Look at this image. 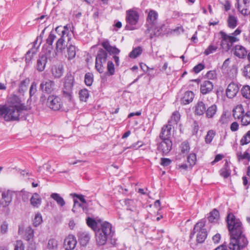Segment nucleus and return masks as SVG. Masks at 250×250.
<instances>
[{
	"instance_id": "nucleus-1",
	"label": "nucleus",
	"mask_w": 250,
	"mask_h": 250,
	"mask_svg": "<svg viewBox=\"0 0 250 250\" xmlns=\"http://www.w3.org/2000/svg\"><path fill=\"white\" fill-rule=\"evenodd\" d=\"M227 221L230 234L229 248L231 250H242L247 246L248 241L243 234L241 221L231 213L228 214Z\"/></svg>"
},
{
	"instance_id": "nucleus-2",
	"label": "nucleus",
	"mask_w": 250,
	"mask_h": 250,
	"mask_svg": "<svg viewBox=\"0 0 250 250\" xmlns=\"http://www.w3.org/2000/svg\"><path fill=\"white\" fill-rule=\"evenodd\" d=\"M8 102L9 106L0 105V118L7 122L24 119L23 111L27 110V107L21 103L20 98L13 94L8 98Z\"/></svg>"
},
{
	"instance_id": "nucleus-3",
	"label": "nucleus",
	"mask_w": 250,
	"mask_h": 250,
	"mask_svg": "<svg viewBox=\"0 0 250 250\" xmlns=\"http://www.w3.org/2000/svg\"><path fill=\"white\" fill-rule=\"evenodd\" d=\"M104 49L101 48L98 51L95 61V68L100 73L104 71V64L106 62L108 53L110 54L118 55L120 50L115 46H111L108 39H104L101 43Z\"/></svg>"
},
{
	"instance_id": "nucleus-4",
	"label": "nucleus",
	"mask_w": 250,
	"mask_h": 250,
	"mask_svg": "<svg viewBox=\"0 0 250 250\" xmlns=\"http://www.w3.org/2000/svg\"><path fill=\"white\" fill-rule=\"evenodd\" d=\"M74 81V77L71 75L66 76L65 77L64 85L62 91V97L68 101L69 108L73 107L74 105L73 95Z\"/></svg>"
},
{
	"instance_id": "nucleus-5",
	"label": "nucleus",
	"mask_w": 250,
	"mask_h": 250,
	"mask_svg": "<svg viewBox=\"0 0 250 250\" xmlns=\"http://www.w3.org/2000/svg\"><path fill=\"white\" fill-rule=\"evenodd\" d=\"M95 232L96 243L100 246L104 245L108 237H112L113 234L112 232L111 224L108 222H105L103 226Z\"/></svg>"
},
{
	"instance_id": "nucleus-6",
	"label": "nucleus",
	"mask_w": 250,
	"mask_h": 250,
	"mask_svg": "<svg viewBox=\"0 0 250 250\" xmlns=\"http://www.w3.org/2000/svg\"><path fill=\"white\" fill-rule=\"evenodd\" d=\"M205 224L206 221L203 220L197 222L190 234V239H192L194 235L196 233V242L198 243H203L207 237V231L205 228Z\"/></svg>"
},
{
	"instance_id": "nucleus-7",
	"label": "nucleus",
	"mask_w": 250,
	"mask_h": 250,
	"mask_svg": "<svg viewBox=\"0 0 250 250\" xmlns=\"http://www.w3.org/2000/svg\"><path fill=\"white\" fill-rule=\"evenodd\" d=\"M241 32V30L237 28L231 35H228L226 33L221 31L220 34L222 38L221 45L224 49L226 51L229 50L232 44L237 42L238 39L235 36L239 35Z\"/></svg>"
},
{
	"instance_id": "nucleus-8",
	"label": "nucleus",
	"mask_w": 250,
	"mask_h": 250,
	"mask_svg": "<svg viewBox=\"0 0 250 250\" xmlns=\"http://www.w3.org/2000/svg\"><path fill=\"white\" fill-rule=\"evenodd\" d=\"M13 195V192L9 190L2 193L0 208H2V211L6 215H8L10 212L8 206L12 202Z\"/></svg>"
},
{
	"instance_id": "nucleus-9",
	"label": "nucleus",
	"mask_w": 250,
	"mask_h": 250,
	"mask_svg": "<svg viewBox=\"0 0 250 250\" xmlns=\"http://www.w3.org/2000/svg\"><path fill=\"white\" fill-rule=\"evenodd\" d=\"M47 106L54 111L60 110H66L63 109L62 102L61 99L58 96L54 95H49L47 99Z\"/></svg>"
},
{
	"instance_id": "nucleus-10",
	"label": "nucleus",
	"mask_w": 250,
	"mask_h": 250,
	"mask_svg": "<svg viewBox=\"0 0 250 250\" xmlns=\"http://www.w3.org/2000/svg\"><path fill=\"white\" fill-rule=\"evenodd\" d=\"M139 14L137 12L129 10L126 12V20L129 25L125 26V29L127 30H134L135 28L133 27L138 21Z\"/></svg>"
},
{
	"instance_id": "nucleus-11",
	"label": "nucleus",
	"mask_w": 250,
	"mask_h": 250,
	"mask_svg": "<svg viewBox=\"0 0 250 250\" xmlns=\"http://www.w3.org/2000/svg\"><path fill=\"white\" fill-rule=\"evenodd\" d=\"M161 141L157 143L158 150L163 153V155L167 154L172 149L171 139H161Z\"/></svg>"
},
{
	"instance_id": "nucleus-12",
	"label": "nucleus",
	"mask_w": 250,
	"mask_h": 250,
	"mask_svg": "<svg viewBox=\"0 0 250 250\" xmlns=\"http://www.w3.org/2000/svg\"><path fill=\"white\" fill-rule=\"evenodd\" d=\"M105 222L98 217H96L95 219L88 217L86 219L87 226L94 230V231L101 228Z\"/></svg>"
},
{
	"instance_id": "nucleus-13",
	"label": "nucleus",
	"mask_w": 250,
	"mask_h": 250,
	"mask_svg": "<svg viewBox=\"0 0 250 250\" xmlns=\"http://www.w3.org/2000/svg\"><path fill=\"white\" fill-rule=\"evenodd\" d=\"M238 84L231 82L230 83L226 89V95L229 98H233L236 96L239 92L240 86Z\"/></svg>"
},
{
	"instance_id": "nucleus-14",
	"label": "nucleus",
	"mask_w": 250,
	"mask_h": 250,
	"mask_svg": "<svg viewBox=\"0 0 250 250\" xmlns=\"http://www.w3.org/2000/svg\"><path fill=\"white\" fill-rule=\"evenodd\" d=\"M55 83L54 81L46 80L43 81L40 84V89L43 92L51 93L54 89Z\"/></svg>"
},
{
	"instance_id": "nucleus-15",
	"label": "nucleus",
	"mask_w": 250,
	"mask_h": 250,
	"mask_svg": "<svg viewBox=\"0 0 250 250\" xmlns=\"http://www.w3.org/2000/svg\"><path fill=\"white\" fill-rule=\"evenodd\" d=\"M173 127L169 124L164 125L159 134L160 139H171V129Z\"/></svg>"
},
{
	"instance_id": "nucleus-16",
	"label": "nucleus",
	"mask_w": 250,
	"mask_h": 250,
	"mask_svg": "<svg viewBox=\"0 0 250 250\" xmlns=\"http://www.w3.org/2000/svg\"><path fill=\"white\" fill-rule=\"evenodd\" d=\"M76 244V239L73 235H69L64 241V245L66 250H74Z\"/></svg>"
},
{
	"instance_id": "nucleus-17",
	"label": "nucleus",
	"mask_w": 250,
	"mask_h": 250,
	"mask_svg": "<svg viewBox=\"0 0 250 250\" xmlns=\"http://www.w3.org/2000/svg\"><path fill=\"white\" fill-rule=\"evenodd\" d=\"M213 88V84L209 81H205L200 85V92L203 95L210 93Z\"/></svg>"
},
{
	"instance_id": "nucleus-18",
	"label": "nucleus",
	"mask_w": 250,
	"mask_h": 250,
	"mask_svg": "<svg viewBox=\"0 0 250 250\" xmlns=\"http://www.w3.org/2000/svg\"><path fill=\"white\" fill-rule=\"evenodd\" d=\"M206 106L202 101H198L194 107V113L195 115H203L206 111Z\"/></svg>"
},
{
	"instance_id": "nucleus-19",
	"label": "nucleus",
	"mask_w": 250,
	"mask_h": 250,
	"mask_svg": "<svg viewBox=\"0 0 250 250\" xmlns=\"http://www.w3.org/2000/svg\"><path fill=\"white\" fill-rule=\"evenodd\" d=\"M158 16V13L155 11L151 10L149 12L146 19L148 26L156 25Z\"/></svg>"
},
{
	"instance_id": "nucleus-20",
	"label": "nucleus",
	"mask_w": 250,
	"mask_h": 250,
	"mask_svg": "<svg viewBox=\"0 0 250 250\" xmlns=\"http://www.w3.org/2000/svg\"><path fill=\"white\" fill-rule=\"evenodd\" d=\"M78 237L80 244L83 247L85 246L88 244L90 240V236L86 232H79Z\"/></svg>"
},
{
	"instance_id": "nucleus-21",
	"label": "nucleus",
	"mask_w": 250,
	"mask_h": 250,
	"mask_svg": "<svg viewBox=\"0 0 250 250\" xmlns=\"http://www.w3.org/2000/svg\"><path fill=\"white\" fill-rule=\"evenodd\" d=\"M247 54L245 48L240 45H236L234 47V54L239 58H245Z\"/></svg>"
},
{
	"instance_id": "nucleus-22",
	"label": "nucleus",
	"mask_w": 250,
	"mask_h": 250,
	"mask_svg": "<svg viewBox=\"0 0 250 250\" xmlns=\"http://www.w3.org/2000/svg\"><path fill=\"white\" fill-rule=\"evenodd\" d=\"M64 72L63 66L62 64L55 65L52 69L53 75L57 78H60Z\"/></svg>"
},
{
	"instance_id": "nucleus-23",
	"label": "nucleus",
	"mask_w": 250,
	"mask_h": 250,
	"mask_svg": "<svg viewBox=\"0 0 250 250\" xmlns=\"http://www.w3.org/2000/svg\"><path fill=\"white\" fill-rule=\"evenodd\" d=\"M194 97V94L193 92L191 91H186L183 97L181 99V103L183 104H188L191 103Z\"/></svg>"
},
{
	"instance_id": "nucleus-24",
	"label": "nucleus",
	"mask_w": 250,
	"mask_h": 250,
	"mask_svg": "<svg viewBox=\"0 0 250 250\" xmlns=\"http://www.w3.org/2000/svg\"><path fill=\"white\" fill-rule=\"evenodd\" d=\"M146 34H149V37L150 39H153L160 36V32L159 30H157L156 26H148L147 30L146 31Z\"/></svg>"
},
{
	"instance_id": "nucleus-25",
	"label": "nucleus",
	"mask_w": 250,
	"mask_h": 250,
	"mask_svg": "<svg viewBox=\"0 0 250 250\" xmlns=\"http://www.w3.org/2000/svg\"><path fill=\"white\" fill-rule=\"evenodd\" d=\"M47 59L45 56L42 55L37 60V69L39 71H42L47 62Z\"/></svg>"
},
{
	"instance_id": "nucleus-26",
	"label": "nucleus",
	"mask_w": 250,
	"mask_h": 250,
	"mask_svg": "<svg viewBox=\"0 0 250 250\" xmlns=\"http://www.w3.org/2000/svg\"><path fill=\"white\" fill-rule=\"evenodd\" d=\"M42 199L40 195L37 193H34L30 199L31 205L35 207L38 208L41 204Z\"/></svg>"
},
{
	"instance_id": "nucleus-27",
	"label": "nucleus",
	"mask_w": 250,
	"mask_h": 250,
	"mask_svg": "<svg viewBox=\"0 0 250 250\" xmlns=\"http://www.w3.org/2000/svg\"><path fill=\"white\" fill-rule=\"evenodd\" d=\"M65 48L64 37H60L56 42V50L57 52L62 53Z\"/></svg>"
},
{
	"instance_id": "nucleus-28",
	"label": "nucleus",
	"mask_w": 250,
	"mask_h": 250,
	"mask_svg": "<svg viewBox=\"0 0 250 250\" xmlns=\"http://www.w3.org/2000/svg\"><path fill=\"white\" fill-rule=\"evenodd\" d=\"M217 112V106L213 104L206 108L205 113L206 117L208 118H212L216 114Z\"/></svg>"
},
{
	"instance_id": "nucleus-29",
	"label": "nucleus",
	"mask_w": 250,
	"mask_h": 250,
	"mask_svg": "<svg viewBox=\"0 0 250 250\" xmlns=\"http://www.w3.org/2000/svg\"><path fill=\"white\" fill-rule=\"evenodd\" d=\"M34 231L32 228L29 226L27 227L25 230L24 239L26 241L34 240Z\"/></svg>"
},
{
	"instance_id": "nucleus-30",
	"label": "nucleus",
	"mask_w": 250,
	"mask_h": 250,
	"mask_svg": "<svg viewBox=\"0 0 250 250\" xmlns=\"http://www.w3.org/2000/svg\"><path fill=\"white\" fill-rule=\"evenodd\" d=\"M230 169L229 163L226 161L225 163L224 167L222 168L220 171V175L225 178H227L229 177L230 175Z\"/></svg>"
},
{
	"instance_id": "nucleus-31",
	"label": "nucleus",
	"mask_w": 250,
	"mask_h": 250,
	"mask_svg": "<svg viewBox=\"0 0 250 250\" xmlns=\"http://www.w3.org/2000/svg\"><path fill=\"white\" fill-rule=\"evenodd\" d=\"M76 47L70 44L67 47V55H65L68 60L73 59L76 56Z\"/></svg>"
},
{
	"instance_id": "nucleus-32",
	"label": "nucleus",
	"mask_w": 250,
	"mask_h": 250,
	"mask_svg": "<svg viewBox=\"0 0 250 250\" xmlns=\"http://www.w3.org/2000/svg\"><path fill=\"white\" fill-rule=\"evenodd\" d=\"M238 22L237 17L234 16L229 15L227 20L228 26L229 28L231 29L235 28Z\"/></svg>"
},
{
	"instance_id": "nucleus-33",
	"label": "nucleus",
	"mask_w": 250,
	"mask_h": 250,
	"mask_svg": "<svg viewBox=\"0 0 250 250\" xmlns=\"http://www.w3.org/2000/svg\"><path fill=\"white\" fill-rule=\"evenodd\" d=\"M180 119V114L178 111H175L172 113L170 119L168 121L167 124L170 125L172 127H173L174 125L177 124Z\"/></svg>"
},
{
	"instance_id": "nucleus-34",
	"label": "nucleus",
	"mask_w": 250,
	"mask_h": 250,
	"mask_svg": "<svg viewBox=\"0 0 250 250\" xmlns=\"http://www.w3.org/2000/svg\"><path fill=\"white\" fill-rule=\"evenodd\" d=\"M244 113V110L241 105L240 106H237L235 109L233 110V116L235 119H241Z\"/></svg>"
},
{
	"instance_id": "nucleus-35",
	"label": "nucleus",
	"mask_w": 250,
	"mask_h": 250,
	"mask_svg": "<svg viewBox=\"0 0 250 250\" xmlns=\"http://www.w3.org/2000/svg\"><path fill=\"white\" fill-rule=\"evenodd\" d=\"M236 156L238 161L243 160H246L249 162L250 161V154L249 153L248 150L245 151L244 153L241 152H237Z\"/></svg>"
},
{
	"instance_id": "nucleus-36",
	"label": "nucleus",
	"mask_w": 250,
	"mask_h": 250,
	"mask_svg": "<svg viewBox=\"0 0 250 250\" xmlns=\"http://www.w3.org/2000/svg\"><path fill=\"white\" fill-rule=\"evenodd\" d=\"M56 36L51 32L46 40V43L48 45V52H50L53 49L52 44L56 39Z\"/></svg>"
},
{
	"instance_id": "nucleus-37",
	"label": "nucleus",
	"mask_w": 250,
	"mask_h": 250,
	"mask_svg": "<svg viewBox=\"0 0 250 250\" xmlns=\"http://www.w3.org/2000/svg\"><path fill=\"white\" fill-rule=\"evenodd\" d=\"M51 197L53 199L58 205L61 207L64 206L65 203L63 199L58 193H53L51 195Z\"/></svg>"
},
{
	"instance_id": "nucleus-38",
	"label": "nucleus",
	"mask_w": 250,
	"mask_h": 250,
	"mask_svg": "<svg viewBox=\"0 0 250 250\" xmlns=\"http://www.w3.org/2000/svg\"><path fill=\"white\" fill-rule=\"evenodd\" d=\"M219 218V211L216 209H214L212 211L209 213V215L208 217V221L210 222H214L217 221Z\"/></svg>"
},
{
	"instance_id": "nucleus-39",
	"label": "nucleus",
	"mask_w": 250,
	"mask_h": 250,
	"mask_svg": "<svg viewBox=\"0 0 250 250\" xmlns=\"http://www.w3.org/2000/svg\"><path fill=\"white\" fill-rule=\"evenodd\" d=\"M142 52V47L140 46H138L135 48H134L132 51L129 53V56L131 58H136L139 55L141 54Z\"/></svg>"
},
{
	"instance_id": "nucleus-40",
	"label": "nucleus",
	"mask_w": 250,
	"mask_h": 250,
	"mask_svg": "<svg viewBox=\"0 0 250 250\" xmlns=\"http://www.w3.org/2000/svg\"><path fill=\"white\" fill-rule=\"evenodd\" d=\"M241 123L243 125H247L250 124V111H248L245 114H243L241 118Z\"/></svg>"
},
{
	"instance_id": "nucleus-41",
	"label": "nucleus",
	"mask_w": 250,
	"mask_h": 250,
	"mask_svg": "<svg viewBox=\"0 0 250 250\" xmlns=\"http://www.w3.org/2000/svg\"><path fill=\"white\" fill-rule=\"evenodd\" d=\"M93 82V75L91 73H86L84 76V83L87 86H91Z\"/></svg>"
},
{
	"instance_id": "nucleus-42",
	"label": "nucleus",
	"mask_w": 250,
	"mask_h": 250,
	"mask_svg": "<svg viewBox=\"0 0 250 250\" xmlns=\"http://www.w3.org/2000/svg\"><path fill=\"white\" fill-rule=\"evenodd\" d=\"M250 143V130L248 131L241 138L240 143L241 146H244Z\"/></svg>"
},
{
	"instance_id": "nucleus-43",
	"label": "nucleus",
	"mask_w": 250,
	"mask_h": 250,
	"mask_svg": "<svg viewBox=\"0 0 250 250\" xmlns=\"http://www.w3.org/2000/svg\"><path fill=\"white\" fill-rule=\"evenodd\" d=\"M37 52V48H32L30 50L28 51L25 56V61L26 63H29L32 59V57Z\"/></svg>"
},
{
	"instance_id": "nucleus-44",
	"label": "nucleus",
	"mask_w": 250,
	"mask_h": 250,
	"mask_svg": "<svg viewBox=\"0 0 250 250\" xmlns=\"http://www.w3.org/2000/svg\"><path fill=\"white\" fill-rule=\"evenodd\" d=\"M79 97L82 101L86 102L89 97V92L86 89H83L79 92Z\"/></svg>"
},
{
	"instance_id": "nucleus-45",
	"label": "nucleus",
	"mask_w": 250,
	"mask_h": 250,
	"mask_svg": "<svg viewBox=\"0 0 250 250\" xmlns=\"http://www.w3.org/2000/svg\"><path fill=\"white\" fill-rule=\"evenodd\" d=\"M215 135V132L213 130L208 131L205 136V142L207 144H210Z\"/></svg>"
},
{
	"instance_id": "nucleus-46",
	"label": "nucleus",
	"mask_w": 250,
	"mask_h": 250,
	"mask_svg": "<svg viewBox=\"0 0 250 250\" xmlns=\"http://www.w3.org/2000/svg\"><path fill=\"white\" fill-rule=\"evenodd\" d=\"M242 95L246 99H250V86L245 85L242 87L241 90Z\"/></svg>"
},
{
	"instance_id": "nucleus-47",
	"label": "nucleus",
	"mask_w": 250,
	"mask_h": 250,
	"mask_svg": "<svg viewBox=\"0 0 250 250\" xmlns=\"http://www.w3.org/2000/svg\"><path fill=\"white\" fill-rule=\"evenodd\" d=\"M30 83V80L29 78H26L22 80L19 86V91L20 92H23L26 90L27 86Z\"/></svg>"
},
{
	"instance_id": "nucleus-48",
	"label": "nucleus",
	"mask_w": 250,
	"mask_h": 250,
	"mask_svg": "<svg viewBox=\"0 0 250 250\" xmlns=\"http://www.w3.org/2000/svg\"><path fill=\"white\" fill-rule=\"evenodd\" d=\"M58 248V242L57 241L54 239L52 238L48 240L47 243V248L49 250H56Z\"/></svg>"
},
{
	"instance_id": "nucleus-49",
	"label": "nucleus",
	"mask_w": 250,
	"mask_h": 250,
	"mask_svg": "<svg viewBox=\"0 0 250 250\" xmlns=\"http://www.w3.org/2000/svg\"><path fill=\"white\" fill-rule=\"evenodd\" d=\"M42 217L41 214H36L35 218L33 221V224L35 227H38L42 222Z\"/></svg>"
},
{
	"instance_id": "nucleus-50",
	"label": "nucleus",
	"mask_w": 250,
	"mask_h": 250,
	"mask_svg": "<svg viewBox=\"0 0 250 250\" xmlns=\"http://www.w3.org/2000/svg\"><path fill=\"white\" fill-rule=\"evenodd\" d=\"M180 148L182 153H188L190 148L188 143L187 142H183L181 145Z\"/></svg>"
},
{
	"instance_id": "nucleus-51",
	"label": "nucleus",
	"mask_w": 250,
	"mask_h": 250,
	"mask_svg": "<svg viewBox=\"0 0 250 250\" xmlns=\"http://www.w3.org/2000/svg\"><path fill=\"white\" fill-rule=\"evenodd\" d=\"M14 250H24V245L21 240H17L14 244Z\"/></svg>"
},
{
	"instance_id": "nucleus-52",
	"label": "nucleus",
	"mask_w": 250,
	"mask_h": 250,
	"mask_svg": "<svg viewBox=\"0 0 250 250\" xmlns=\"http://www.w3.org/2000/svg\"><path fill=\"white\" fill-rule=\"evenodd\" d=\"M107 69L109 75H113L115 72L114 65L112 62L108 61L107 62Z\"/></svg>"
},
{
	"instance_id": "nucleus-53",
	"label": "nucleus",
	"mask_w": 250,
	"mask_h": 250,
	"mask_svg": "<svg viewBox=\"0 0 250 250\" xmlns=\"http://www.w3.org/2000/svg\"><path fill=\"white\" fill-rule=\"evenodd\" d=\"M196 161V155L195 153H190L188 157V162L190 166H192L195 164Z\"/></svg>"
},
{
	"instance_id": "nucleus-54",
	"label": "nucleus",
	"mask_w": 250,
	"mask_h": 250,
	"mask_svg": "<svg viewBox=\"0 0 250 250\" xmlns=\"http://www.w3.org/2000/svg\"><path fill=\"white\" fill-rule=\"evenodd\" d=\"M237 8L238 9L239 11L244 16L248 15V7H246L244 5V8L241 9V6H240L239 2L237 3Z\"/></svg>"
},
{
	"instance_id": "nucleus-55",
	"label": "nucleus",
	"mask_w": 250,
	"mask_h": 250,
	"mask_svg": "<svg viewBox=\"0 0 250 250\" xmlns=\"http://www.w3.org/2000/svg\"><path fill=\"white\" fill-rule=\"evenodd\" d=\"M206 77L208 79L214 80L216 78V73L214 70H210L207 72Z\"/></svg>"
},
{
	"instance_id": "nucleus-56",
	"label": "nucleus",
	"mask_w": 250,
	"mask_h": 250,
	"mask_svg": "<svg viewBox=\"0 0 250 250\" xmlns=\"http://www.w3.org/2000/svg\"><path fill=\"white\" fill-rule=\"evenodd\" d=\"M8 227V224L6 221L3 222L0 226V233L2 234L7 233Z\"/></svg>"
},
{
	"instance_id": "nucleus-57",
	"label": "nucleus",
	"mask_w": 250,
	"mask_h": 250,
	"mask_svg": "<svg viewBox=\"0 0 250 250\" xmlns=\"http://www.w3.org/2000/svg\"><path fill=\"white\" fill-rule=\"evenodd\" d=\"M37 91V83L36 82H34L32 83L30 90H29V94L30 97L33 96Z\"/></svg>"
},
{
	"instance_id": "nucleus-58",
	"label": "nucleus",
	"mask_w": 250,
	"mask_h": 250,
	"mask_svg": "<svg viewBox=\"0 0 250 250\" xmlns=\"http://www.w3.org/2000/svg\"><path fill=\"white\" fill-rule=\"evenodd\" d=\"M27 242V250H36V243L34 240L29 241Z\"/></svg>"
},
{
	"instance_id": "nucleus-59",
	"label": "nucleus",
	"mask_w": 250,
	"mask_h": 250,
	"mask_svg": "<svg viewBox=\"0 0 250 250\" xmlns=\"http://www.w3.org/2000/svg\"><path fill=\"white\" fill-rule=\"evenodd\" d=\"M217 49V47L210 45L205 51V54L208 55L213 52H215Z\"/></svg>"
},
{
	"instance_id": "nucleus-60",
	"label": "nucleus",
	"mask_w": 250,
	"mask_h": 250,
	"mask_svg": "<svg viewBox=\"0 0 250 250\" xmlns=\"http://www.w3.org/2000/svg\"><path fill=\"white\" fill-rule=\"evenodd\" d=\"M171 162V160L169 158H162L161 159V165L164 167L169 166Z\"/></svg>"
},
{
	"instance_id": "nucleus-61",
	"label": "nucleus",
	"mask_w": 250,
	"mask_h": 250,
	"mask_svg": "<svg viewBox=\"0 0 250 250\" xmlns=\"http://www.w3.org/2000/svg\"><path fill=\"white\" fill-rule=\"evenodd\" d=\"M244 75L248 78H250V64L246 65L243 71Z\"/></svg>"
},
{
	"instance_id": "nucleus-62",
	"label": "nucleus",
	"mask_w": 250,
	"mask_h": 250,
	"mask_svg": "<svg viewBox=\"0 0 250 250\" xmlns=\"http://www.w3.org/2000/svg\"><path fill=\"white\" fill-rule=\"evenodd\" d=\"M204 67V65L202 63H199L194 67L193 71L195 73H198L203 69Z\"/></svg>"
},
{
	"instance_id": "nucleus-63",
	"label": "nucleus",
	"mask_w": 250,
	"mask_h": 250,
	"mask_svg": "<svg viewBox=\"0 0 250 250\" xmlns=\"http://www.w3.org/2000/svg\"><path fill=\"white\" fill-rule=\"evenodd\" d=\"M63 31V35H64L65 36L67 37L68 36L69 33V28H70V24H67L66 25L62 26Z\"/></svg>"
},
{
	"instance_id": "nucleus-64",
	"label": "nucleus",
	"mask_w": 250,
	"mask_h": 250,
	"mask_svg": "<svg viewBox=\"0 0 250 250\" xmlns=\"http://www.w3.org/2000/svg\"><path fill=\"white\" fill-rule=\"evenodd\" d=\"M74 197H76L77 198L79 199L81 202H82L83 204L86 203V200L84 198V196L82 194H77L76 193H74L73 194H72Z\"/></svg>"
}]
</instances>
